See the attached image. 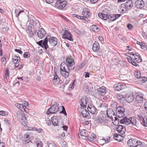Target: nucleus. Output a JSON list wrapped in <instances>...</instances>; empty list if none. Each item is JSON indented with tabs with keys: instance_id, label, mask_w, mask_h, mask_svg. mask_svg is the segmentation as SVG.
Instances as JSON below:
<instances>
[{
	"instance_id": "nucleus-31",
	"label": "nucleus",
	"mask_w": 147,
	"mask_h": 147,
	"mask_svg": "<svg viewBox=\"0 0 147 147\" xmlns=\"http://www.w3.org/2000/svg\"><path fill=\"white\" fill-rule=\"evenodd\" d=\"M82 14L84 16H85L86 17H89L90 15V13L88 10L87 9H84L82 11Z\"/></svg>"
},
{
	"instance_id": "nucleus-59",
	"label": "nucleus",
	"mask_w": 147,
	"mask_h": 147,
	"mask_svg": "<svg viewBox=\"0 0 147 147\" xmlns=\"http://www.w3.org/2000/svg\"><path fill=\"white\" fill-rule=\"evenodd\" d=\"M32 130H34L37 131L39 133H40L42 131V129H37L35 127H34L32 129Z\"/></svg>"
},
{
	"instance_id": "nucleus-38",
	"label": "nucleus",
	"mask_w": 147,
	"mask_h": 147,
	"mask_svg": "<svg viewBox=\"0 0 147 147\" xmlns=\"http://www.w3.org/2000/svg\"><path fill=\"white\" fill-rule=\"evenodd\" d=\"M134 60H135L137 62L139 63L141 61L142 59L139 56L136 54Z\"/></svg>"
},
{
	"instance_id": "nucleus-54",
	"label": "nucleus",
	"mask_w": 147,
	"mask_h": 147,
	"mask_svg": "<svg viewBox=\"0 0 147 147\" xmlns=\"http://www.w3.org/2000/svg\"><path fill=\"white\" fill-rule=\"evenodd\" d=\"M1 61L2 64L5 65L6 63V58L5 57H2Z\"/></svg>"
},
{
	"instance_id": "nucleus-30",
	"label": "nucleus",
	"mask_w": 147,
	"mask_h": 147,
	"mask_svg": "<svg viewBox=\"0 0 147 147\" xmlns=\"http://www.w3.org/2000/svg\"><path fill=\"white\" fill-rule=\"evenodd\" d=\"M120 122L121 123L125 124L126 125H129V119L124 117L120 120Z\"/></svg>"
},
{
	"instance_id": "nucleus-48",
	"label": "nucleus",
	"mask_w": 147,
	"mask_h": 147,
	"mask_svg": "<svg viewBox=\"0 0 147 147\" xmlns=\"http://www.w3.org/2000/svg\"><path fill=\"white\" fill-rule=\"evenodd\" d=\"M140 47L142 49L144 50L147 49V46L145 43H142V42L141 44H140Z\"/></svg>"
},
{
	"instance_id": "nucleus-22",
	"label": "nucleus",
	"mask_w": 147,
	"mask_h": 147,
	"mask_svg": "<svg viewBox=\"0 0 147 147\" xmlns=\"http://www.w3.org/2000/svg\"><path fill=\"white\" fill-rule=\"evenodd\" d=\"M99 44L98 43L95 41L93 44L92 46V50L94 51L97 52L99 49Z\"/></svg>"
},
{
	"instance_id": "nucleus-2",
	"label": "nucleus",
	"mask_w": 147,
	"mask_h": 147,
	"mask_svg": "<svg viewBox=\"0 0 147 147\" xmlns=\"http://www.w3.org/2000/svg\"><path fill=\"white\" fill-rule=\"evenodd\" d=\"M60 73L65 78H67L69 75L70 67L65 62H62L60 65Z\"/></svg>"
},
{
	"instance_id": "nucleus-36",
	"label": "nucleus",
	"mask_w": 147,
	"mask_h": 147,
	"mask_svg": "<svg viewBox=\"0 0 147 147\" xmlns=\"http://www.w3.org/2000/svg\"><path fill=\"white\" fill-rule=\"evenodd\" d=\"M98 121L100 122H103L104 123H106L108 121V120L106 119L105 117H103L102 118L99 117L98 118Z\"/></svg>"
},
{
	"instance_id": "nucleus-64",
	"label": "nucleus",
	"mask_w": 147,
	"mask_h": 147,
	"mask_svg": "<svg viewBox=\"0 0 147 147\" xmlns=\"http://www.w3.org/2000/svg\"><path fill=\"white\" fill-rule=\"evenodd\" d=\"M143 122L144 123V126L147 127V117L146 118V121H143Z\"/></svg>"
},
{
	"instance_id": "nucleus-12",
	"label": "nucleus",
	"mask_w": 147,
	"mask_h": 147,
	"mask_svg": "<svg viewBox=\"0 0 147 147\" xmlns=\"http://www.w3.org/2000/svg\"><path fill=\"white\" fill-rule=\"evenodd\" d=\"M84 108L80 107L78 109V111L81 114L82 116L83 117H86L88 116V114L89 113L88 111Z\"/></svg>"
},
{
	"instance_id": "nucleus-44",
	"label": "nucleus",
	"mask_w": 147,
	"mask_h": 147,
	"mask_svg": "<svg viewBox=\"0 0 147 147\" xmlns=\"http://www.w3.org/2000/svg\"><path fill=\"white\" fill-rule=\"evenodd\" d=\"M116 115L117 117L120 118L122 117L124 115V113L119 112H117Z\"/></svg>"
},
{
	"instance_id": "nucleus-55",
	"label": "nucleus",
	"mask_w": 147,
	"mask_h": 147,
	"mask_svg": "<svg viewBox=\"0 0 147 147\" xmlns=\"http://www.w3.org/2000/svg\"><path fill=\"white\" fill-rule=\"evenodd\" d=\"M9 70L8 69H6L5 71V78L7 79V77H9Z\"/></svg>"
},
{
	"instance_id": "nucleus-10",
	"label": "nucleus",
	"mask_w": 147,
	"mask_h": 147,
	"mask_svg": "<svg viewBox=\"0 0 147 147\" xmlns=\"http://www.w3.org/2000/svg\"><path fill=\"white\" fill-rule=\"evenodd\" d=\"M80 102V106L82 107L86 108L87 103L88 102V99L87 96H83Z\"/></svg>"
},
{
	"instance_id": "nucleus-11",
	"label": "nucleus",
	"mask_w": 147,
	"mask_h": 147,
	"mask_svg": "<svg viewBox=\"0 0 147 147\" xmlns=\"http://www.w3.org/2000/svg\"><path fill=\"white\" fill-rule=\"evenodd\" d=\"M136 120L134 117L129 118V127H133L135 128L137 127L136 125Z\"/></svg>"
},
{
	"instance_id": "nucleus-56",
	"label": "nucleus",
	"mask_w": 147,
	"mask_h": 147,
	"mask_svg": "<svg viewBox=\"0 0 147 147\" xmlns=\"http://www.w3.org/2000/svg\"><path fill=\"white\" fill-rule=\"evenodd\" d=\"M61 144L62 147H67L66 143L65 141H62Z\"/></svg>"
},
{
	"instance_id": "nucleus-9",
	"label": "nucleus",
	"mask_w": 147,
	"mask_h": 147,
	"mask_svg": "<svg viewBox=\"0 0 147 147\" xmlns=\"http://www.w3.org/2000/svg\"><path fill=\"white\" fill-rule=\"evenodd\" d=\"M127 86L124 83H119L115 84L114 88L115 90L119 91L126 88Z\"/></svg>"
},
{
	"instance_id": "nucleus-39",
	"label": "nucleus",
	"mask_w": 147,
	"mask_h": 147,
	"mask_svg": "<svg viewBox=\"0 0 147 147\" xmlns=\"http://www.w3.org/2000/svg\"><path fill=\"white\" fill-rule=\"evenodd\" d=\"M125 111V109L123 108L120 107H118L116 109V112H119L120 113H124Z\"/></svg>"
},
{
	"instance_id": "nucleus-52",
	"label": "nucleus",
	"mask_w": 147,
	"mask_h": 147,
	"mask_svg": "<svg viewBox=\"0 0 147 147\" xmlns=\"http://www.w3.org/2000/svg\"><path fill=\"white\" fill-rule=\"evenodd\" d=\"M129 9H130L129 8H130V9H131L130 10V11H131L132 10L131 8L134 6L133 2L132 0H129Z\"/></svg>"
},
{
	"instance_id": "nucleus-16",
	"label": "nucleus",
	"mask_w": 147,
	"mask_h": 147,
	"mask_svg": "<svg viewBox=\"0 0 147 147\" xmlns=\"http://www.w3.org/2000/svg\"><path fill=\"white\" fill-rule=\"evenodd\" d=\"M143 94L142 93L138 92L137 93V95L135 98L136 101L138 102L141 103L143 101Z\"/></svg>"
},
{
	"instance_id": "nucleus-15",
	"label": "nucleus",
	"mask_w": 147,
	"mask_h": 147,
	"mask_svg": "<svg viewBox=\"0 0 147 147\" xmlns=\"http://www.w3.org/2000/svg\"><path fill=\"white\" fill-rule=\"evenodd\" d=\"M135 5L138 8H143L144 6V3L142 0H137L135 2Z\"/></svg>"
},
{
	"instance_id": "nucleus-46",
	"label": "nucleus",
	"mask_w": 147,
	"mask_h": 147,
	"mask_svg": "<svg viewBox=\"0 0 147 147\" xmlns=\"http://www.w3.org/2000/svg\"><path fill=\"white\" fill-rule=\"evenodd\" d=\"M85 64L84 63H82V64L80 65L78 67L76 68L77 69H76V70H79L81 69L83 67H84L85 66Z\"/></svg>"
},
{
	"instance_id": "nucleus-49",
	"label": "nucleus",
	"mask_w": 147,
	"mask_h": 147,
	"mask_svg": "<svg viewBox=\"0 0 147 147\" xmlns=\"http://www.w3.org/2000/svg\"><path fill=\"white\" fill-rule=\"evenodd\" d=\"M76 33L78 34L79 35H80L85 34V32L84 30H81V31H80L78 30L77 31Z\"/></svg>"
},
{
	"instance_id": "nucleus-43",
	"label": "nucleus",
	"mask_w": 147,
	"mask_h": 147,
	"mask_svg": "<svg viewBox=\"0 0 147 147\" xmlns=\"http://www.w3.org/2000/svg\"><path fill=\"white\" fill-rule=\"evenodd\" d=\"M29 137V135H28L27 134H25L23 138L24 139V140L26 143L28 142V141Z\"/></svg>"
},
{
	"instance_id": "nucleus-33",
	"label": "nucleus",
	"mask_w": 147,
	"mask_h": 147,
	"mask_svg": "<svg viewBox=\"0 0 147 147\" xmlns=\"http://www.w3.org/2000/svg\"><path fill=\"white\" fill-rule=\"evenodd\" d=\"M117 99L120 100H123L125 99V97L121 94H117L116 95Z\"/></svg>"
},
{
	"instance_id": "nucleus-7",
	"label": "nucleus",
	"mask_w": 147,
	"mask_h": 147,
	"mask_svg": "<svg viewBox=\"0 0 147 147\" xmlns=\"http://www.w3.org/2000/svg\"><path fill=\"white\" fill-rule=\"evenodd\" d=\"M66 64L69 66L71 69L73 70L74 69L75 65L74 60L71 56L67 58L66 59Z\"/></svg>"
},
{
	"instance_id": "nucleus-25",
	"label": "nucleus",
	"mask_w": 147,
	"mask_h": 147,
	"mask_svg": "<svg viewBox=\"0 0 147 147\" xmlns=\"http://www.w3.org/2000/svg\"><path fill=\"white\" fill-rule=\"evenodd\" d=\"M136 140L135 139L131 138L129 139V147H134L136 144Z\"/></svg>"
},
{
	"instance_id": "nucleus-40",
	"label": "nucleus",
	"mask_w": 147,
	"mask_h": 147,
	"mask_svg": "<svg viewBox=\"0 0 147 147\" xmlns=\"http://www.w3.org/2000/svg\"><path fill=\"white\" fill-rule=\"evenodd\" d=\"M135 75L136 78L138 79H140L141 77L140 72L139 71H137L135 73Z\"/></svg>"
},
{
	"instance_id": "nucleus-8",
	"label": "nucleus",
	"mask_w": 147,
	"mask_h": 147,
	"mask_svg": "<svg viewBox=\"0 0 147 147\" xmlns=\"http://www.w3.org/2000/svg\"><path fill=\"white\" fill-rule=\"evenodd\" d=\"M62 37L63 38L66 39L70 41L73 40L72 36L71 33L66 30H65L64 31Z\"/></svg>"
},
{
	"instance_id": "nucleus-14",
	"label": "nucleus",
	"mask_w": 147,
	"mask_h": 147,
	"mask_svg": "<svg viewBox=\"0 0 147 147\" xmlns=\"http://www.w3.org/2000/svg\"><path fill=\"white\" fill-rule=\"evenodd\" d=\"M121 14H111L108 16V19L109 20L113 21L116 20L117 18H118Z\"/></svg>"
},
{
	"instance_id": "nucleus-5",
	"label": "nucleus",
	"mask_w": 147,
	"mask_h": 147,
	"mask_svg": "<svg viewBox=\"0 0 147 147\" xmlns=\"http://www.w3.org/2000/svg\"><path fill=\"white\" fill-rule=\"evenodd\" d=\"M28 21H30V24L35 26L36 28L40 27V24L39 21L36 20L33 16H31L28 17Z\"/></svg>"
},
{
	"instance_id": "nucleus-63",
	"label": "nucleus",
	"mask_w": 147,
	"mask_h": 147,
	"mask_svg": "<svg viewBox=\"0 0 147 147\" xmlns=\"http://www.w3.org/2000/svg\"><path fill=\"white\" fill-rule=\"evenodd\" d=\"M4 121L6 124L7 125H9L10 124V121L7 119H4Z\"/></svg>"
},
{
	"instance_id": "nucleus-17",
	"label": "nucleus",
	"mask_w": 147,
	"mask_h": 147,
	"mask_svg": "<svg viewBox=\"0 0 147 147\" xmlns=\"http://www.w3.org/2000/svg\"><path fill=\"white\" fill-rule=\"evenodd\" d=\"M117 130L119 133L121 134H124L126 131L125 127L121 125H118V127L117 128Z\"/></svg>"
},
{
	"instance_id": "nucleus-34",
	"label": "nucleus",
	"mask_w": 147,
	"mask_h": 147,
	"mask_svg": "<svg viewBox=\"0 0 147 147\" xmlns=\"http://www.w3.org/2000/svg\"><path fill=\"white\" fill-rule=\"evenodd\" d=\"M15 105L19 109H20L22 111V110L24 107L26 108V107L24 106V105L21 104L16 103Z\"/></svg>"
},
{
	"instance_id": "nucleus-1",
	"label": "nucleus",
	"mask_w": 147,
	"mask_h": 147,
	"mask_svg": "<svg viewBox=\"0 0 147 147\" xmlns=\"http://www.w3.org/2000/svg\"><path fill=\"white\" fill-rule=\"evenodd\" d=\"M48 41L50 45L52 46H55L57 45V39L56 37H54L49 38L46 36L44 40H41L38 42L37 43L40 46L44 48L46 50L47 48H48V45L47 44Z\"/></svg>"
},
{
	"instance_id": "nucleus-35",
	"label": "nucleus",
	"mask_w": 147,
	"mask_h": 147,
	"mask_svg": "<svg viewBox=\"0 0 147 147\" xmlns=\"http://www.w3.org/2000/svg\"><path fill=\"white\" fill-rule=\"evenodd\" d=\"M91 28L94 32H98L99 31V29L95 25H92L91 27Z\"/></svg>"
},
{
	"instance_id": "nucleus-42",
	"label": "nucleus",
	"mask_w": 147,
	"mask_h": 147,
	"mask_svg": "<svg viewBox=\"0 0 147 147\" xmlns=\"http://www.w3.org/2000/svg\"><path fill=\"white\" fill-rule=\"evenodd\" d=\"M139 81L142 82V83H144L147 80V78L143 76H142L139 79Z\"/></svg>"
},
{
	"instance_id": "nucleus-41",
	"label": "nucleus",
	"mask_w": 147,
	"mask_h": 147,
	"mask_svg": "<svg viewBox=\"0 0 147 147\" xmlns=\"http://www.w3.org/2000/svg\"><path fill=\"white\" fill-rule=\"evenodd\" d=\"M121 136L119 134H115L114 135V137L115 140H117L118 141H120L121 139L119 138L121 137Z\"/></svg>"
},
{
	"instance_id": "nucleus-28",
	"label": "nucleus",
	"mask_w": 147,
	"mask_h": 147,
	"mask_svg": "<svg viewBox=\"0 0 147 147\" xmlns=\"http://www.w3.org/2000/svg\"><path fill=\"white\" fill-rule=\"evenodd\" d=\"M60 80H59V78L57 75H55L53 78V82L55 85L58 84L60 82Z\"/></svg>"
},
{
	"instance_id": "nucleus-51",
	"label": "nucleus",
	"mask_w": 147,
	"mask_h": 147,
	"mask_svg": "<svg viewBox=\"0 0 147 147\" xmlns=\"http://www.w3.org/2000/svg\"><path fill=\"white\" fill-rule=\"evenodd\" d=\"M138 117L140 120L142 121V122H141V123L144 125V123L143 122V121H146V118H144L142 116L140 115H138Z\"/></svg>"
},
{
	"instance_id": "nucleus-53",
	"label": "nucleus",
	"mask_w": 147,
	"mask_h": 147,
	"mask_svg": "<svg viewBox=\"0 0 147 147\" xmlns=\"http://www.w3.org/2000/svg\"><path fill=\"white\" fill-rule=\"evenodd\" d=\"M24 58H28L30 57V54L27 52H25L24 54Z\"/></svg>"
},
{
	"instance_id": "nucleus-27",
	"label": "nucleus",
	"mask_w": 147,
	"mask_h": 147,
	"mask_svg": "<svg viewBox=\"0 0 147 147\" xmlns=\"http://www.w3.org/2000/svg\"><path fill=\"white\" fill-rule=\"evenodd\" d=\"M96 136L95 134H92L91 136H86V139L88 141L92 142L94 139H96Z\"/></svg>"
},
{
	"instance_id": "nucleus-47",
	"label": "nucleus",
	"mask_w": 147,
	"mask_h": 147,
	"mask_svg": "<svg viewBox=\"0 0 147 147\" xmlns=\"http://www.w3.org/2000/svg\"><path fill=\"white\" fill-rule=\"evenodd\" d=\"M8 114L7 112H5L3 111H0V115L4 116L7 115Z\"/></svg>"
},
{
	"instance_id": "nucleus-24",
	"label": "nucleus",
	"mask_w": 147,
	"mask_h": 147,
	"mask_svg": "<svg viewBox=\"0 0 147 147\" xmlns=\"http://www.w3.org/2000/svg\"><path fill=\"white\" fill-rule=\"evenodd\" d=\"M98 16L100 18L104 20H106L108 19V14H105L103 13H98Z\"/></svg>"
},
{
	"instance_id": "nucleus-60",
	"label": "nucleus",
	"mask_w": 147,
	"mask_h": 147,
	"mask_svg": "<svg viewBox=\"0 0 147 147\" xmlns=\"http://www.w3.org/2000/svg\"><path fill=\"white\" fill-rule=\"evenodd\" d=\"M22 104L24 105V106L25 107L28 106V102H26L25 101H22Z\"/></svg>"
},
{
	"instance_id": "nucleus-61",
	"label": "nucleus",
	"mask_w": 147,
	"mask_h": 147,
	"mask_svg": "<svg viewBox=\"0 0 147 147\" xmlns=\"http://www.w3.org/2000/svg\"><path fill=\"white\" fill-rule=\"evenodd\" d=\"M72 16L73 17L75 18H77L78 19H80V16H78L76 14H72Z\"/></svg>"
},
{
	"instance_id": "nucleus-6",
	"label": "nucleus",
	"mask_w": 147,
	"mask_h": 147,
	"mask_svg": "<svg viewBox=\"0 0 147 147\" xmlns=\"http://www.w3.org/2000/svg\"><path fill=\"white\" fill-rule=\"evenodd\" d=\"M67 3V2L65 0H58L56 2L55 6L59 9H62L65 7Z\"/></svg>"
},
{
	"instance_id": "nucleus-21",
	"label": "nucleus",
	"mask_w": 147,
	"mask_h": 147,
	"mask_svg": "<svg viewBox=\"0 0 147 147\" xmlns=\"http://www.w3.org/2000/svg\"><path fill=\"white\" fill-rule=\"evenodd\" d=\"M87 109L90 113L93 114H95L97 110V109L93 105H90V106H88Z\"/></svg>"
},
{
	"instance_id": "nucleus-32",
	"label": "nucleus",
	"mask_w": 147,
	"mask_h": 147,
	"mask_svg": "<svg viewBox=\"0 0 147 147\" xmlns=\"http://www.w3.org/2000/svg\"><path fill=\"white\" fill-rule=\"evenodd\" d=\"M131 49H130L129 48V51H131ZM129 55H130L129 56V57H130L131 58V60L132 61V60H134V59L135 58V56L136 54L134 53H130V52L129 51Z\"/></svg>"
},
{
	"instance_id": "nucleus-3",
	"label": "nucleus",
	"mask_w": 147,
	"mask_h": 147,
	"mask_svg": "<svg viewBox=\"0 0 147 147\" xmlns=\"http://www.w3.org/2000/svg\"><path fill=\"white\" fill-rule=\"evenodd\" d=\"M28 115L26 114L25 115L22 111L20 110L16 113V117L20 121L22 124L24 126L27 125L26 122V118Z\"/></svg>"
},
{
	"instance_id": "nucleus-62",
	"label": "nucleus",
	"mask_w": 147,
	"mask_h": 147,
	"mask_svg": "<svg viewBox=\"0 0 147 147\" xmlns=\"http://www.w3.org/2000/svg\"><path fill=\"white\" fill-rule=\"evenodd\" d=\"M49 147H56V145L54 143H51L49 144Z\"/></svg>"
},
{
	"instance_id": "nucleus-19",
	"label": "nucleus",
	"mask_w": 147,
	"mask_h": 147,
	"mask_svg": "<svg viewBox=\"0 0 147 147\" xmlns=\"http://www.w3.org/2000/svg\"><path fill=\"white\" fill-rule=\"evenodd\" d=\"M128 1H127L125 4H122L121 8L120 9V10L121 11V13H123L127 12H128L127 10L128 9Z\"/></svg>"
},
{
	"instance_id": "nucleus-45",
	"label": "nucleus",
	"mask_w": 147,
	"mask_h": 147,
	"mask_svg": "<svg viewBox=\"0 0 147 147\" xmlns=\"http://www.w3.org/2000/svg\"><path fill=\"white\" fill-rule=\"evenodd\" d=\"M86 131L85 129L82 130L80 132V134L81 136H85Z\"/></svg>"
},
{
	"instance_id": "nucleus-4",
	"label": "nucleus",
	"mask_w": 147,
	"mask_h": 147,
	"mask_svg": "<svg viewBox=\"0 0 147 147\" xmlns=\"http://www.w3.org/2000/svg\"><path fill=\"white\" fill-rule=\"evenodd\" d=\"M61 106H59V104L57 102L55 103L50 107L49 108L46 113L47 115H49L50 113H55L59 111Z\"/></svg>"
},
{
	"instance_id": "nucleus-57",
	"label": "nucleus",
	"mask_w": 147,
	"mask_h": 147,
	"mask_svg": "<svg viewBox=\"0 0 147 147\" xmlns=\"http://www.w3.org/2000/svg\"><path fill=\"white\" fill-rule=\"evenodd\" d=\"M129 63H131V64H132V65L135 66H139L138 64L137 63H136L134 61H132V60L131 61H129Z\"/></svg>"
},
{
	"instance_id": "nucleus-26",
	"label": "nucleus",
	"mask_w": 147,
	"mask_h": 147,
	"mask_svg": "<svg viewBox=\"0 0 147 147\" xmlns=\"http://www.w3.org/2000/svg\"><path fill=\"white\" fill-rule=\"evenodd\" d=\"M20 57L18 56H14L12 58V61L14 64H18L20 61Z\"/></svg>"
},
{
	"instance_id": "nucleus-29",
	"label": "nucleus",
	"mask_w": 147,
	"mask_h": 147,
	"mask_svg": "<svg viewBox=\"0 0 147 147\" xmlns=\"http://www.w3.org/2000/svg\"><path fill=\"white\" fill-rule=\"evenodd\" d=\"M136 94L135 92H131L129 94V103L132 102L134 99V96Z\"/></svg>"
},
{
	"instance_id": "nucleus-13",
	"label": "nucleus",
	"mask_w": 147,
	"mask_h": 147,
	"mask_svg": "<svg viewBox=\"0 0 147 147\" xmlns=\"http://www.w3.org/2000/svg\"><path fill=\"white\" fill-rule=\"evenodd\" d=\"M106 88L105 87L102 86L97 89V94L100 96L103 95L106 93Z\"/></svg>"
},
{
	"instance_id": "nucleus-37",
	"label": "nucleus",
	"mask_w": 147,
	"mask_h": 147,
	"mask_svg": "<svg viewBox=\"0 0 147 147\" xmlns=\"http://www.w3.org/2000/svg\"><path fill=\"white\" fill-rule=\"evenodd\" d=\"M15 13L16 14V17H18L20 16L21 13L22 12H24V11L22 10L21 11H19L18 9H15Z\"/></svg>"
},
{
	"instance_id": "nucleus-18",
	"label": "nucleus",
	"mask_w": 147,
	"mask_h": 147,
	"mask_svg": "<svg viewBox=\"0 0 147 147\" xmlns=\"http://www.w3.org/2000/svg\"><path fill=\"white\" fill-rule=\"evenodd\" d=\"M46 34V32L43 28H41L40 29L39 31L37 32V35L38 37L42 38L45 36Z\"/></svg>"
},
{
	"instance_id": "nucleus-23",
	"label": "nucleus",
	"mask_w": 147,
	"mask_h": 147,
	"mask_svg": "<svg viewBox=\"0 0 147 147\" xmlns=\"http://www.w3.org/2000/svg\"><path fill=\"white\" fill-rule=\"evenodd\" d=\"M106 112L107 115V117L111 119H113V117H112V115H114V114H115V113L113 111L109 109L107 110Z\"/></svg>"
},
{
	"instance_id": "nucleus-50",
	"label": "nucleus",
	"mask_w": 147,
	"mask_h": 147,
	"mask_svg": "<svg viewBox=\"0 0 147 147\" xmlns=\"http://www.w3.org/2000/svg\"><path fill=\"white\" fill-rule=\"evenodd\" d=\"M102 140H104L105 142L106 143L110 142L111 141V138L110 137L107 138L106 139L102 138Z\"/></svg>"
},
{
	"instance_id": "nucleus-20",
	"label": "nucleus",
	"mask_w": 147,
	"mask_h": 147,
	"mask_svg": "<svg viewBox=\"0 0 147 147\" xmlns=\"http://www.w3.org/2000/svg\"><path fill=\"white\" fill-rule=\"evenodd\" d=\"M59 117L54 116L52 117L51 120L54 126H57L58 124Z\"/></svg>"
},
{
	"instance_id": "nucleus-58",
	"label": "nucleus",
	"mask_w": 147,
	"mask_h": 147,
	"mask_svg": "<svg viewBox=\"0 0 147 147\" xmlns=\"http://www.w3.org/2000/svg\"><path fill=\"white\" fill-rule=\"evenodd\" d=\"M115 123H114V125H116L117 124L119 123V119L117 117H115V120H114Z\"/></svg>"
}]
</instances>
